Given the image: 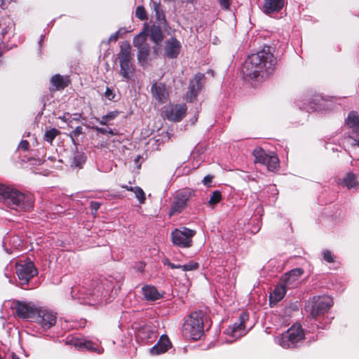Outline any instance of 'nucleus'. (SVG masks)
<instances>
[{
	"label": "nucleus",
	"instance_id": "f257e3e1",
	"mask_svg": "<svg viewBox=\"0 0 359 359\" xmlns=\"http://www.w3.org/2000/svg\"><path fill=\"white\" fill-rule=\"evenodd\" d=\"M276 64L277 59L274 56L273 48L264 46L262 50L245 60L243 67L244 77L262 82L274 73Z\"/></svg>",
	"mask_w": 359,
	"mask_h": 359
},
{
	"label": "nucleus",
	"instance_id": "f03ea898",
	"mask_svg": "<svg viewBox=\"0 0 359 359\" xmlns=\"http://www.w3.org/2000/svg\"><path fill=\"white\" fill-rule=\"evenodd\" d=\"M0 200L12 209L24 211L29 210L34 204L32 196L3 184H0Z\"/></svg>",
	"mask_w": 359,
	"mask_h": 359
},
{
	"label": "nucleus",
	"instance_id": "7ed1b4c3",
	"mask_svg": "<svg viewBox=\"0 0 359 359\" xmlns=\"http://www.w3.org/2000/svg\"><path fill=\"white\" fill-rule=\"evenodd\" d=\"M206 318L205 313L201 310L191 313L183 324V336L194 341L201 339L204 333V323Z\"/></svg>",
	"mask_w": 359,
	"mask_h": 359
},
{
	"label": "nucleus",
	"instance_id": "20e7f679",
	"mask_svg": "<svg viewBox=\"0 0 359 359\" xmlns=\"http://www.w3.org/2000/svg\"><path fill=\"white\" fill-rule=\"evenodd\" d=\"M305 337L304 330L301 324L295 323L286 332L282 334L279 339V344L284 348H295L297 343Z\"/></svg>",
	"mask_w": 359,
	"mask_h": 359
},
{
	"label": "nucleus",
	"instance_id": "39448f33",
	"mask_svg": "<svg viewBox=\"0 0 359 359\" xmlns=\"http://www.w3.org/2000/svg\"><path fill=\"white\" fill-rule=\"evenodd\" d=\"M120 52L117 58L120 64V74L126 79H130L134 74V67L131 62L130 45L128 42H123L120 46Z\"/></svg>",
	"mask_w": 359,
	"mask_h": 359
},
{
	"label": "nucleus",
	"instance_id": "423d86ee",
	"mask_svg": "<svg viewBox=\"0 0 359 359\" xmlns=\"http://www.w3.org/2000/svg\"><path fill=\"white\" fill-rule=\"evenodd\" d=\"M332 305L333 301L330 297L314 296L308 307L309 308L311 316L313 319L317 320L318 318L327 313Z\"/></svg>",
	"mask_w": 359,
	"mask_h": 359
},
{
	"label": "nucleus",
	"instance_id": "0eeeda50",
	"mask_svg": "<svg viewBox=\"0 0 359 359\" xmlns=\"http://www.w3.org/2000/svg\"><path fill=\"white\" fill-rule=\"evenodd\" d=\"M194 194L195 191L188 187L177 191L171 205L170 216L182 212L188 206V202Z\"/></svg>",
	"mask_w": 359,
	"mask_h": 359
},
{
	"label": "nucleus",
	"instance_id": "6e6552de",
	"mask_svg": "<svg viewBox=\"0 0 359 359\" xmlns=\"http://www.w3.org/2000/svg\"><path fill=\"white\" fill-rule=\"evenodd\" d=\"M16 273L21 284L27 285L29 280L38 274V270L33 262L29 260L16 264Z\"/></svg>",
	"mask_w": 359,
	"mask_h": 359
},
{
	"label": "nucleus",
	"instance_id": "1a4fd4ad",
	"mask_svg": "<svg viewBox=\"0 0 359 359\" xmlns=\"http://www.w3.org/2000/svg\"><path fill=\"white\" fill-rule=\"evenodd\" d=\"M196 231L188 228L183 230L175 229L172 233V243L181 248H189L192 245V237Z\"/></svg>",
	"mask_w": 359,
	"mask_h": 359
},
{
	"label": "nucleus",
	"instance_id": "9d476101",
	"mask_svg": "<svg viewBox=\"0 0 359 359\" xmlns=\"http://www.w3.org/2000/svg\"><path fill=\"white\" fill-rule=\"evenodd\" d=\"M57 320V313L53 311L40 308L38 309L34 321L38 323L43 330L53 327Z\"/></svg>",
	"mask_w": 359,
	"mask_h": 359
},
{
	"label": "nucleus",
	"instance_id": "9b49d317",
	"mask_svg": "<svg viewBox=\"0 0 359 359\" xmlns=\"http://www.w3.org/2000/svg\"><path fill=\"white\" fill-rule=\"evenodd\" d=\"M205 82V76L204 74L201 72L195 74L194 77L190 80L187 92V101L192 102L196 100L198 93L203 89Z\"/></svg>",
	"mask_w": 359,
	"mask_h": 359
},
{
	"label": "nucleus",
	"instance_id": "f8f14e48",
	"mask_svg": "<svg viewBox=\"0 0 359 359\" xmlns=\"http://www.w3.org/2000/svg\"><path fill=\"white\" fill-rule=\"evenodd\" d=\"M151 95L158 104H162L169 99V90L165 83L154 81L151 86Z\"/></svg>",
	"mask_w": 359,
	"mask_h": 359
},
{
	"label": "nucleus",
	"instance_id": "ddd939ff",
	"mask_svg": "<svg viewBox=\"0 0 359 359\" xmlns=\"http://www.w3.org/2000/svg\"><path fill=\"white\" fill-rule=\"evenodd\" d=\"M187 107L185 104H171L163 111L165 118L173 122L181 121L186 116Z\"/></svg>",
	"mask_w": 359,
	"mask_h": 359
},
{
	"label": "nucleus",
	"instance_id": "4468645a",
	"mask_svg": "<svg viewBox=\"0 0 359 359\" xmlns=\"http://www.w3.org/2000/svg\"><path fill=\"white\" fill-rule=\"evenodd\" d=\"M13 309L16 315L21 318L30 319L34 321L39 309L29 303L16 301L14 302Z\"/></svg>",
	"mask_w": 359,
	"mask_h": 359
},
{
	"label": "nucleus",
	"instance_id": "2eb2a0df",
	"mask_svg": "<svg viewBox=\"0 0 359 359\" xmlns=\"http://www.w3.org/2000/svg\"><path fill=\"white\" fill-rule=\"evenodd\" d=\"M249 320V313L247 312H242L238 319L231 326L227 329V333L232 337L239 338L243 336L245 332V323Z\"/></svg>",
	"mask_w": 359,
	"mask_h": 359
},
{
	"label": "nucleus",
	"instance_id": "dca6fc26",
	"mask_svg": "<svg viewBox=\"0 0 359 359\" xmlns=\"http://www.w3.org/2000/svg\"><path fill=\"white\" fill-rule=\"evenodd\" d=\"M304 270L301 268L292 269L281 278V283L288 289L294 287L298 284V279L303 275Z\"/></svg>",
	"mask_w": 359,
	"mask_h": 359
},
{
	"label": "nucleus",
	"instance_id": "f3484780",
	"mask_svg": "<svg viewBox=\"0 0 359 359\" xmlns=\"http://www.w3.org/2000/svg\"><path fill=\"white\" fill-rule=\"evenodd\" d=\"M181 49L180 42L175 37L170 38L165 41L164 55L169 59L177 58Z\"/></svg>",
	"mask_w": 359,
	"mask_h": 359
},
{
	"label": "nucleus",
	"instance_id": "a211bd4d",
	"mask_svg": "<svg viewBox=\"0 0 359 359\" xmlns=\"http://www.w3.org/2000/svg\"><path fill=\"white\" fill-rule=\"evenodd\" d=\"M171 342L167 335H162L158 343L150 349L152 355L164 353L171 347Z\"/></svg>",
	"mask_w": 359,
	"mask_h": 359
},
{
	"label": "nucleus",
	"instance_id": "6ab92c4d",
	"mask_svg": "<svg viewBox=\"0 0 359 359\" xmlns=\"http://www.w3.org/2000/svg\"><path fill=\"white\" fill-rule=\"evenodd\" d=\"M287 290H288V288L281 282L280 285L276 286L273 292H271L269 295V304L271 306L272 304L276 305L278 302L283 299L286 294Z\"/></svg>",
	"mask_w": 359,
	"mask_h": 359
},
{
	"label": "nucleus",
	"instance_id": "aec40b11",
	"mask_svg": "<svg viewBox=\"0 0 359 359\" xmlns=\"http://www.w3.org/2000/svg\"><path fill=\"white\" fill-rule=\"evenodd\" d=\"M142 294L147 301H156L163 297V294L158 291L156 287L151 285H144L142 287Z\"/></svg>",
	"mask_w": 359,
	"mask_h": 359
},
{
	"label": "nucleus",
	"instance_id": "412c9836",
	"mask_svg": "<svg viewBox=\"0 0 359 359\" xmlns=\"http://www.w3.org/2000/svg\"><path fill=\"white\" fill-rule=\"evenodd\" d=\"M284 6V0H265L264 9L266 13L279 12Z\"/></svg>",
	"mask_w": 359,
	"mask_h": 359
},
{
	"label": "nucleus",
	"instance_id": "4be33fe9",
	"mask_svg": "<svg viewBox=\"0 0 359 359\" xmlns=\"http://www.w3.org/2000/svg\"><path fill=\"white\" fill-rule=\"evenodd\" d=\"M137 335L143 341H149V340L156 337V332L147 325L140 327Z\"/></svg>",
	"mask_w": 359,
	"mask_h": 359
},
{
	"label": "nucleus",
	"instance_id": "5701e85b",
	"mask_svg": "<svg viewBox=\"0 0 359 359\" xmlns=\"http://www.w3.org/2000/svg\"><path fill=\"white\" fill-rule=\"evenodd\" d=\"M164 27L165 26L154 24L150 28V38L156 44L161 43L163 39L162 27Z\"/></svg>",
	"mask_w": 359,
	"mask_h": 359
},
{
	"label": "nucleus",
	"instance_id": "b1692460",
	"mask_svg": "<svg viewBox=\"0 0 359 359\" xmlns=\"http://www.w3.org/2000/svg\"><path fill=\"white\" fill-rule=\"evenodd\" d=\"M69 344H72L75 346H78L81 348H86L87 350L96 352L97 348L95 347V344L93 342L90 341H81L79 339L76 337H72L69 341Z\"/></svg>",
	"mask_w": 359,
	"mask_h": 359
},
{
	"label": "nucleus",
	"instance_id": "393cba45",
	"mask_svg": "<svg viewBox=\"0 0 359 359\" xmlns=\"http://www.w3.org/2000/svg\"><path fill=\"white\" fill-rule=\"evenodd\" d=\"M51 84L57 90H63L69 86V81H65L62 76L60 74H55L52 76L50 79Z\"/></svg>",
	"mask_w": 359,
	"mask_h": 359
},
{
	"label": "nucleus",
	"instance_id": "a878e982",
	"mask_svg": "<svg viewBox=\"0 0 359 359\" xmlns=\"http://www.w3.org/2000/svg\"><path fill=\"white\" fill-rule=\"evenodd\" d=\"M154 11L155 12V18L158 22V25L166 26L167 21L165 19V15L163 10L161 8L159 4L154 2Z\"/></svg>",
	"mask_w": 359,
	"mask_h": 359
},
{
	"label": "nucleus",
	"instance_id": "bb28decb",
	"mask_svg": "<svg viewBox=\"0 0 359 359\" xmlns=\"http://www.w3.org/2000/svg\"><path fill=\"white\" fill-rule=\"evenodd\" d=\"M252 154L255 157V163L265 164L269 155L261 147L256 148Z\"/></svg>",
	"mask_w": 359,
	"mask_h": 359
},
{
	"label": "nucleus",
	"instance_id": "cd10ccee",
	"mask_svg": "<svg viewBox=\"0 0 359 359\" xmlns=\"http://www.w3.org/2000/svg\"><path fill=\"white\" fill-rule=\"evenodd\" d=\"M342 184L348 189L355 187L358 184L356 175L352 172L348 173L343 179Z\"/></svg>",
	"mask_w": 359,
	"mask_h": 359
},
{
	"label": "nucleus",
	"instance_id": "c85d7f7f",
	"mask_svg": "<svg viewBox=\"0 0 359 359\" xmlns=\"http://www.w3.org/2000/svg\"><path fill=\"white\" fill-rule=\"evenodd\" d=\"M346 124L349 128L359 125V116L356 111H351L349 112L348 117L346 119Z\"/></svg>",
	"mask_w": 359,
	"mask_h": 359
},
{
	"label": "nucleus",
	"instance_id": "c756f323",
	"mask_svg": "<svg viewBox=\"0 0 359 359\" xmlns=\"http://www.w3.org/2000/svg\"><path fill=\"white\" fill-rule=\"evenodd\" d=\"M86 162V156L83 152H79L76 149L72 157V165L81 167Z\"/></svg>",
	"mask_w": 359,
	"mask_h": 359
},
{
	"label": "nucleus",
	"instance_id": "7c9ffc66",
	"mask_svg": "<svg viewBox=\"0 0 359 359\" xmlns=\"http://www.w3.org/2000/svg\"><path fill=\"white\" fill-rule=\"evenodd\" d=\"M264 165L269 171H273L279 166V159L276 156H269Z\"/></svg>",
	"mask_w": 359,
	"mask_h": 359
},
{
	"label": "nucleus",
	"instance_id": "2f4dec72",
	"mask_svg": "<svg viewBox=\"0 0 359 359\" xmlns=\"http://www.w3.org/2000/svg\"><path fill=\"white\" fill-rule=\"evenodd\" d=\"M82 133H83V128L81 126H77L69 134L72 141L74 145L75 146V149H77V147L79 144L78 137Z\"/></svg>",
	"mask_w": 359,
	"mask_h": 359
},
{
	"label": "nucleus",
	"instance_id": "473e14b6",
	"mask_svg": "<svg viewBox=\"0 0 359 359\" xmlns=\"http://www.w3.org/2000/svg\"><path fill=\"white\" fill-rule=\"evenodd\" d=\"M149 45L138 48L137 59L140 62H146L149 57Z\"/></svg>",
	"mask_w": 359,
	"mask_h": 359
},
{
	"label": "nucleus",
	"instance_id": "72a5a7b5",
	"mask_svg": "<svg viewBox=\"0 0 359 359\" xmlns=\"http://www.w3.org/2000/svg\"><path fill=\"white\" fill-rule=\"evenodd\" d=\"M60 133V132L57 129H56L55 128H51V129L46 131V133L44 134V140L51 144L53 142V140Z\"/></svg>",
	"mask_w": 359,
	"mask_h": 359
},
{
	"label": "nucleus",
	"instance_id": "f704fd0d",
	"mask_svg": "<svg viewBox=\"0 0 359 359\" xmlns=\"http://www.w3.org/2000/svg\"><path fill=\"white\" fill-rule=\"evenodd\" d=\"M133 43L134 46L137 47V48H142L144 46H148V44L146 43V37L142 33L134 37Z\"/></svg>",
	"mask_w": 359,
	"mask_h": 359
},
{
	"label": "nucleus",
	"instance_id": "c9c22d12",
	"mask_svg": "<svg viewBox=\"0 0 359 359\" xmlns=\"http://www.w3.org/2000/svg\"><path fill=\"white\" fill-rule=\"evenodd\" d=\"M177 266H179L177 269H181L184 271H190L197 270L199 268V264L194 261H190L184 265L177 264Z\"/></svg>",
	"mask_w": 359,
	"mask_h": 359
},
{
	"label": "nucleus",
	"instance_id": "e433bc0d",
	"mask_svg": "<svg viewBox=\"0 0 359 359\" xmlns=\"http://www.w3.org/2000/svg\"><path fill=\"white\" fill-rule=\"evenodd\" d=\"M135 194V197L138 200L140 204H144L146 201L145 193L142 190V189L140 187H134L133 191Z\"/></svg>",
	"mask_w": 359,
	"mask_h": 359
},
{
	"label": "nucleus",
	"instance_id": "4c0bfd02",
	"mask_svg": "<svg viewBox=\"0 0 359 359\" xmlns=\"http://www.w3.org/2000/svg\"><path fill=\"white\" fill-rule=\"evenodd\" d=\"M222 196L221 192L218 190L214 191L212 193V195L210 198L208 203L210 205H215L219 203L222 201Z\"/></svg>",
	"mask_w": 359,
	"mask_h": 359
},
{
	"label": "nucleus",
	"instance_id": "58836bf2",
	"mask_svg": "<svg viewBox=\"0 0 359 359\" xmlns=\"http://www.w3.org/2000/svg\"><path fill=\"white\" fill-rule=\"evenodd\" d=\"M135 16L140 20H147L148 16L146 10L143 6H138L135 10Z\"/></svg>",
	"mask_w": 359,
	"mask_h": 359
},
{
	"label": "nucleus",
	"instance_id": "ea45409f",
	"mask_svg": "<svg viewBox=\"0 0 359 359\" xmlns=\"http://www.w3.org/2000/svg\"><path fill=\"white\" fill-rule=\"evenodd\" d=\"M323 101L324 100L320 95H314L313 98H312L311 102V104H313V106H311V108L313 109L314 110L321 109V102Z\"/></svg>",
	"mask_w": 359,
	"mask_h": 359
},
{
	"label": "nucleus",
	"instance_id": "a19ab883",
	"mask_svg": "<svg viewBox=\"0 0 359 359\" xmlns=\"http://www.w3.org/2000/svg\"><path fill=\"white\" fill-rule=\"evenodd\" d=\"M323 259L328 263H333L335 261L334 255L328 250L323 252Z\"/></svg>",
	"mask_w": 359,
	"mask_h": 359
},
{
	"label": "nucleus",
	"instance_id": "79ce46f5",
	"mask_svg": "<svg viewBox=\"0 0 359 359\" xmlns=\"http://www.w3.org/2000/svg\"><path fill=\"white\" fill-rule=\"evenodd\" d=\"M100 203L97 201H91L90 204V208L93 215H96L97 211L100 207Z\"/></svg>",
	"mask_w": 359,
	"mask_h": 359
},
{
	"label": "nucleus",
	"instance_id": "37998d69",
	"mask_svg": "<svg viewBox=\"0 0 359 359\" xmlns=\"http://www.w3.org/2000/svg\"><path fill=\"white\" fill-rule=\"evenodd\" d=\"M104 96L105 97L109 100H113L116 96L113 89L107 88L105 92H104Z\"/></svg>",
	"mask_w": 359,
	"mask_h": 359
},
{
	"label": "nucleus",
	"instance_id": "c03bdc74",
	"mask_svg": "<svg viewBox=\"0 0 359 359\" xmlns=\"http://www.w3.org/2000/svg\"><path fill=\"white\" fill-rule=\"evenodd\" d=\"M119 114H120V111H109V113H107L106 114V116H107L108 122L115 119Z\"/></svg>",
	"mask_w": 359,
	"mask_h": 359
},
{
	"label": "nucleus",
	"instance_id": "a18cd8bd",
	"mask_svg": "<svg viewBox=\"0 0 359 359\" xmlns=\"http://www.w3.org/2000/svg\"><path fill=\"white\" fill-rule=\"evenodd\" d=\"M222 9L228 10L230 7V0H217Z\"/></svg>",
	"mask_w": 359,
	"mask_h": 359
},
{
	"label": "nucleus",
	"instance_id": "49530a36",
	"mask_svg": "<svg viewBox=\"0 0 359 359\" xmlns=\"http://www.w3.org/2000/svg\"><path fill=\"white\" fill-rule=\"evenodd\" d=\"M19 148L26 151L29 148V142L27 140H22L19 144Z\"/></svg>",
	"mask_w": 359,
	"mask_h": 359
},
{
	"label": "nucleus",
	"instance_id": "de8ad7c7",
	"mask_svg": "<svg viewBox=\"0 0 359 359\" xmlns=\"http://www.w3.org/2000/svg\"><path fill=\"white\" fill-rule=\"evenodd\" d=\"M212 179H213V177L208 175H206L203 180V183L204 185L205 186H210V184L212 183Z\"/></svg>",
	"mask_w": 359,
	"mask_h": 359
},
{
	"label": "nucleus",
	"instance_id": "09e8293b",
	"mask_svg": "<svg viewBox=\"0 0 359 359\" xmlns=\"http://www.w3.org/2000/svg\"><path fill=\"white\" fill-rule=\"evenodd\" d=\"M163 263L164 265H168L171 269H176V268L179 267V266H177V264H175L171 262L169 260V259H168V258H165V259H163Z\"/></svg>",
	"mask_w": 359,
	"mask_h": 359
},
{
	"label": "nucleus",
	"instance_id": "8fccbe9b",
	"mask_svg": "<svg viewBox=\"0 0 359 359\" xmlns=\"http://www.w3.org/2000/svg\"><path fill=\"white\" fill-rule=\"evenodd\" d=\"M97 121H98L101 125L105 126L108 124V121L106 115L102 116L101 118H96Z\"/></svg>",
	"mask_w": 359,
	"mask_h": 359
},
{
	"label": "nucleus",
	"instance_id": "3c124183",
	"mask_svg": "<svg viewBox=\"0 0 359 359\" xmlns=\"http://www.w3.org/2000/svg\"><path fill=\"white\" fill-rule=\"evenodd\" d=\"M93 129H95L97 133L105 135L107 134V129L105 128H100L97 126L93 127Z\"/></svg>",
	"mask_w": 359,
	"mask_h": 359
},
{
	"label": "nucleus",
	"instance_id": "603ef678",
	"mask_svg": "<svg viewBox=\"0 0 359 359\" xmlns=\"http://www.w3.org/2000/svg\"><path fill=\"white\" fill-rule=\"evenodd\" d=\"M120 31L121 30H118L116 32H115L114 34H113L110 38H109V40L110 41H116L118 40V39L119 38V36H120Z\"/></svg>",
	"mask_w": 359,
	"mask_h": 359
},
{
	"label": "nucleus",
	"instance_id": "864d4df0",
	"mask_svg": "<svg viewBox=\"0 0 359 359\" xmlns=\"http://www.w3.org/2000/svg\"><path fill=\"white\" fill-rule=\"evenodd\" d=\"M350 129H351L353 134H355L356 137H359V124L355 126V127L351 128Z\"/></svg>",
	"mask_w": 359,
	"mask_h": 359
},
{
	"label": "nucleus",
	"instance_id": "5fc2aeb1",
	"mask_svg": "<svg viewBox=\"0 0 359 359\" xmlns=\"http://www.w3.org/2000/svg\"><path fill=\"white\" fill-rule=\"evenodd\" d=\"M121 187L123 189H126L127 191H133V190H134V187H130V186H128V185H121Z\"/></svg>",
	"mask_w": 359,
	"mask_h": 359
},
{
	"label": "nucleus",
	"instance_id": "6e6d98bb",
	"mask_svg": "<svg viewBox=\"0 0 359 359\" xmlns=\"http://www.w3.org/2000/svg\"><path fill=\"white\" fill-rule=\"evenodd\" d=\"M144 267H145V264L142 263V262H140V263H139V266L137 267V269L140 271L142 272L144 271Z\"/></svg>",
	"mask_w": 359,
	"mask_h": 359
},
{
	"label": "nucleus",
	"instance_id": "4d7b16f0",
	"mask_svg": "<svg viewBox=\"0 0 359 359\" xmlns=\"http://www.w3.org/2000/svg\"><path fill=\"white\" fill-rule=\"evenodd\" d=\"M107 133L110 134V135H115L116 133H114V130L109 128V129H107Z\"/></svg>",
	"mask_w": 359,
	"mask_h": 359
},
{
	"label": "nucleus",
	"instance_id": "13d9d810",
	"mask_svg": "<svg viewBox=\"0 0 359 359\" xmlns=\"http://www.w3.org/2000/svg\"><path fill=\"white\" fill-rule=\"evenodd\" d=\"M188 4H194L196 0H183Z\"/></svg>",
	"mask_w": 359,
	"mask_h": 359
},
{
	"label": "nucleus",
	"instance_id": "bf43d9fd",
	"mask_svg": "<svg viewBox=\"0 0 359 359\" xmlns=\"http://www.w3.org/2000/svg\"><path fill=\"white\" fill-rule=\"evenodd\" d=\"M354 141L355 142V143L354 144V145H358L359 147V140H355L354 139Z\"/></svg>",
	"mask_w": 359,
	"mask_h": 359
},
{
	"label": "nucleus",
	"instance_id": "052dcab7",
	"mask_svg": "<svg viewBox=\"0 0 359 359\" xmlns=\"http://www.w3.org/2000/svg\"><path fill=\"white\" fill-rule=\"evenodd\" d=\"M61 118L62 121H64L65 122H66V121H67V119L65 118V116H63L62 118Z\"/></svg>",
	"mask_w": 359,
	"mask_h": 359
},
{
	"label": "nucleus",
	"instance_id": "680f3d73",
	"mask_svg": "<svg viewBox=\"0 0 359 359\" xmlns=\"http://www.w3.org/2000/svg\"><path fill=\"white\" fill-rule=\"evenodd\" d=\"M140 156H138L137 157V158L135 159V161H137L140 159Z\"/></svg>",
	"mask_w": 359,
	"mask_h": 359
},
{
	"label": "nucleus",
	"instance_id": "e2e57ef3",
	"mask_svg": "<svg viewBox=\"0 0 359 359\" xmlns=\"http://www.w3.org/2000/svg\"><path fill=\"white\" fill-rule=\"evenodd\" d=\"M13 359H20L18 357H16V356H13Z\"/></svg>",
	"mask_w": 359,
	"mask_h": 359
}]
</instances>
